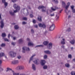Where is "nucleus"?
<instances>
[{"instance_id":"obj_8","label":"nucleus","mask_w":75,"mask_h":75,"mask_svg":"<svg viewBox=\"0 0 75 75\" xmlns=\"http://www.w3.org/2000/svg\"><path fill=\"white\" fill-rule=\"evenodd\" d=\"M13 7L15 9H20V7L17 4H14L13 5Z\"/></svg>"},{"instance_id":"obj_61","label":"nucleus","mask_w":75,"mask_h":75,"mask_svg":"<svg viewBox=\"0 0 75 75\" xmlns=\"http://www.w3.org/2000/svg\"><path fill=\"white\" fill-rule=\"evenodd\" d=\"M69 5H70V3L69 2H68L67 3V6H69Z\"/></svg>"},{"instance_id":"obj_57","label":"nucleus","mask_w":75,"mask_h":75,"mask_svg":"<svg viewBox=\"0 0 75 75\" xmlns=\"http://www.w3.org/2000/svg\"><path fill=\"white\" fill-rule=\"evenodd\" d=\"M72 11L73 13H75V9H72Z\"/></svg>"},{"instance_id":"obj_54","label":"nucleus","mask_w":75,"mask_h":75,"mask_svg":"<svg viewBox=\"0 0 75 75\" xmlns=\"http://www.w3.org/2000/svg\"><path fill=\"white\" fill-rule=\"evenodd\" d=\"M13 2V3H15V2H16V0H11Z\"/></svg>"},{"instance_id":"obj_50","label":"nucleus","mask_w":75,"mask_h":75,"mask_svg":"<svg viewBox=\"0 0 75 75\" xmlns=\"http://www.w3.org/2000/svg\"><path fill=\"white\" fill-rule=\"evenodd\" d=\"M26 10L27 11V13H26V15L27 16H28V15L29 14V12H28V9H27Z\"/></svg>"},{"instance_id":"obj_30","label":"nucleus","mask_w":75,"mask_h":75,"mask_svg":"<svg viewBox=\"0 0 75 75\" xmlns=\"http://www.w3.org/2000/svg\"><path fill=\"white\" fill-rule=\"evenodd\" d=\"M13 71L10 68H7V70H6V72H8V71Z\"/></svg>"},{"instance_id":"obj_62","label":"nucleus","mask_w":75,"mask_h":75,"mask_svg":"<svg viewBox=\"0 0 75 75\" xmlns=\"http://www.w3.org/2000/svg\"><path fill=\"white\" fill-rule=\"evenodd\" d=\"M13 40H16V37H13Z\"/></svg>"},{"instance_id":"obj_24","label":"nucleus","mask_w":75,"mask_h":75,"mask_svg":"<svg viewBox=\"0 0 75 75\" xmlns=\"http://www.w3.org/2000/svg\"><path fill=\"white\" fill-rule=\"evenodd\" d=\"M28 45L29 46H33V43L30 42H29L28 43Z\"/></svg>"},{"instance_id":"obj_52","label":"nucleus","mask_w":75,"mask_h":75,"mask_svg":"<svg viewBox=\"0 0 75 75\" xmlns=\"http://www.w3.org/2000/svg\"><path fill=\"white\" fill-rule=\"evenodd\" d=\"M27 24V22H22V24Z\"/></svg>"},{"instance_id":"obj_43","label":"nucleus","mask_w":75,"mask_h":75,"mask_svg":"<svg viewBox=\"0 0 75 75\" xmlns=\"http://www.w3.org/2000/svg\"><path fill=\"white\" fill-rule=\"evenodd\" d=\"M23 20H25L26 21H27V18L25 17L23 18Z\"/></svg>"},{"instance_id":"obj_10","label":"nucleus","mask_w":75,"mask_h":75,"mask_svg":"<svg viewBox=\"0 0 75 75\" xmlns=\"http://www.w3.org/2000/svg\"><path fill=\"white\" fill-rule=\"evenodd\" d=\"M23 50H25L26 51H30V49L29 47H23Z\"/></svg>"},{"instance_id":"obj_41","label":"nucleus","mask_w":75,"mask_h":75,"mask_svg":"<svg viewBox=\"0 0 75 75\" xmlns=\"http://www.w3.org/2000/svg\"><path fill=\"white\" fill-rule=\"evenodd\" d=\"M68 57L69 58H72V55L71 54H69L68 56Z\"/></svg>"},{"instance_id":"obj_31","label":"nucleus","mask_w":75,"mask_h":75,"mask_svg":"<svg viewBox=\"0 0 75 75\" xmlns=\"http://www.w3.org/2000/svg\"><path fill=\"white\" fill-rule=\"evenodd\" d=\"M6 46V44L5 43H2L1 45V47H4Z\"/></svg>"},{"instance_id":"obj_3","label":"nucleus","mask_w":75,"mask_h":75,"mask_svg":"<svg viewBox=\"0 0 75 75\" xmlns=\"http://www.w3.org/2000/svg\"><path fill=\"white\" fill-rule=\"evenodd\" d=\"M55 27V24H52L49 28V31H53L54 30Z\"/></svg>"},{"instance_id":"obj_38","label":"nucleus","mask_w":75,"mask_h":75,"mask_svg":"<svg viewBox=\"0 0 75 75\" xmlns=\"http://www.w3.org/2000/svg\"><path fill=\"white\" fill-rule=\"evenodd\" d=\"M65 66L67 68H69V64H66L65 65Z\"/></svg>"},{"instance_id":"obj_16","label":"nucleus","mask_w":75,"mask_h":75,"mask_svg":"<svg viewBox=\"0 0 75 75\" xmlns=\"http://www.w3.org/2000/svg\"><path fill=\"white\" fill-rule=\"evenodd\" d=\"M12 74H13V75H19L20 74V73H16L15 72V71L13 70H12Z\"/></svg>"},{"instance_id":"obj_15","label":"nucleus","mask_w":75,"mask_h":75,"mask_svg":"<svg viewBox=\"0 0 75 75\" xmlns=\"http://www.w3.org/2000/svg\"><path fill=\"white\" fill-rule=\"evenodd\" d=\"M45 60H42L41 62H40V64L42 66L45 65Z\"/></svg>"},{"instance_id":"obj_51","label":"nucleus","mask_w":75,"mask_h":75,"mask_svg":"<svg viewBox=\"0 0 75 75\" xmlns=\"http://www.w3.org/2000/svg\"><path fill=\"white\" fill-rule=\"evenodd\" d=\"M61 47L63 48V49H65V46L64 45H62L61 46Z\"/></svg>"},{"instance_id":"obj_20","label":"nucleus","mask_w":75,"mask_h":75,"mask_svg":"<svg viewBox=\"0 0 75 75\" xmlns=\"http://www.w3.org/2000/svg\"><path fill=\"white\" fill-rule=\"evenodd\" d=\"M35 54H34L33 55V56L30 57V59L29 61V63H30L31 61H32L33 59V57H35Z\"/></svg>"},{"instance_id":"obj_19","label":"nucleus","mask_w":75,"mask_h":75,"mask_svg":"<svg viewBox=\"0 0 75 75\" xmlns=\"http://www.w3.org/2000/svg\"><path fill=\"white\" fill-rule=\"evenodd\" d=\"M32 69L34 71L36 70V67H35V65L34 64H32Z\"/></svg>"},{"instance_id":"obj_58","label":"nucleus","mask_w":75,"mask_h":75,"mask_svg":"<svg viewBox=\"0 0 75 75\" xmlns=\"http://www.w3.org/2000/svg\"><path fill=\"white\" fill-rule=\"evenodd\" d=\"M2 2L3 3H5L6 2V0H2Z\"/></svg>"},{"instance_id":"obj_40","label":"nucleus","mask_w":75,"mask_h":75,"mask_svg":"<svg viewBox=\"0 0 75 75\" xmlns=\"http://www.w3.org/2000/svg\"><path fill=\"white\" fill-rule=\"evenodd\" d=\"M47 57H48V56H47V55L46 54L44 56V59H47Z\"/></svg>"},{"instance_id":"obj_42","label":"nucleus","mask_w":75,"mask_h":75,"mask_svg":"<svg viewBox=\"0 0 75 75\" xmlns=\"http://www.w3.org/2000/svg\"><path fill=\"white\" fill-rule=\"evenodd\" d=\"M31 32L32 34H34V30L33 29H31Z\"/></svg>"},{"instance_id":"obj_46","label":"nucleus","mask_w":75,"mask_h":75,"mask_svg":"<svg viewBox=\"0 0 75 75\" xmlns=\"http://www.w3.org/2000/svg\"><path fill=\"white\" fill-rule=\"evenodd\" d=\"M30 16L31 18H33V17H34V16H33V15L31 14H30Z\"/></svg>"},{"instance_id":"obj_56","label":"nucleus","mask_w":75,"mask_h":75,"mask_svg":"<svg viewBox=\"0 0 75 75\" xmlns=\"http://www.w3.org/2000/svg\"><path fill=\"white\" fill-rule=\"evenodd\" d=\"M34 27H35V28H38V25H35Z\"/></svg>"},{"instance_id":"obj_9","label":"nucleus","mask_w":75,"mask_h":75,"mask_svg":"<svg viewBox=\"0 0 75 75\" xmlns=\"http://www.w3.org/2000/svg\"><path fill=\"white\" fill-rule=\"evenodd\" d=\"M18 63H19V61L18 60H15L12 62L11 64L13 65H16Z\"/></svg>"},{"instance_id":"obj_23","label":"nucleus","mask_w":75,"mask_h":75,"mask_svg":"<svg viewBox=\"0 0 75 75\" xmlns=\"http://www.w3.org/2000/svg\"><path fill=\"white\" fill-rule=\"evenodd\" d=\"M4 56V53H0V59L1 57H3Z\"/></svg>"},{"instance_id":"obj_25","label":"nucleus","mask_w":75,"mask_h":75,"mask_svg":"<svg viewBox=\"0 0 75 75\" xmlns=\"http://www.w3.org/2000/svg\"><path fill=\"white\" fill-rule=\"evenodd\" d=\"M20 9H16V10H15L13 11V13H17V12H18V11H20Z\"/></svg>"},{"instance_id":"obj_49","label":"nucleus","mask_w":75,"mask_h":75,"mask_svg":"<svg viewBox=\"0 0 75 75\" xmlns=\"http://www.w3.org/2000/svg\"><path fill=\"white\" fill-rule=\"evenodd\" d=\"M50 16H51V17H52V16H55V14H54V13H53V14H51L50 15Z\"/></svg>"},{"instance_id":"obj_26","label":"nucleus","mask_w":75,"mask_h":75,"mask_svg":"<svg viewBox=\"0 0 75 75\" xmlns=\"http://www.w3.org/2000/svg\"><path fill=\"white\" fill-rule=\"evenodd\" d=\"M1 36L2 37H6V34L5 33H2L1 34Z\"/></svg>"},{"instance_id":"obj_48","label":"nucleus","mask_w":75,"mask_h":75,"mask_svg":"<svg viewBox=\"0 0 75 75\" xmlns=\"http://www.w3.org/2000/svg\"><path fill=\"white\" fill-rule=\"evenodd\" d=\"M71 8L72 10H73V9H74V6L72 5V6H71Z\"/></svg>"},{"instance_id":"obj_6","label":"nucleus","mask_w":75,"mask_h":75,"mask_svg":"<svg viewBox=\"0 0 75 75\" xmlns=\"http://www.w3.org/2000/svg\"><path fill=\"white\" fill-rule=\"evenodd\" d=\"M33 62L36 65H39L40 63V61L38 59H37L35 61H33Z\"/></svg>"},{"instance_id":"obj_2","label":"nucleus","mask_w":75,"mask_h":75,"mask_svg":"<svg viewBox=\"0 0 75 75\" xmlns=\"http://www.w3.org/2000/svg\"><path fill=\"white\" fill-rule=\"evenodd\" d=\"M41 8H42V12H43V13L46 12V11H45V7H44L43 6H40L38 7V9H39V10H40V9Z\"/></svg>"},{"instance_id":"obj_45","label":"nucleus","mask_w":75,"mask_h":75,"mask_svg":"<svg viewBox=\"0 0 75 75\" xmlns=\"http://www.w3.org/2000/svg\"><path fill=\"white\" fill-rule=\"evenodd\" d=\"M21 58V56L20 55L18 56L17 58H18V59H20Z\"/></svg>"},{"instance_id":"obj_14","label":"nucleus","mask_w":75,"mask_h":75,"mask_svg":"<svg viewBox=\"0 0 75 75\" xmlns=\"http://www.w3.org/2000/svg\"><path fill=\"white\" fill-rule=\"evenodd\" d=\"M65 40L64 39H62L61 41V44H62V45H64V44H65Z\"/></svg>"},{"instance_id":"obj_47","label":"nucleus","mask_w":75,"mask_h":75,"mask_svg":"<svg viewBox=\"0 0 75 75\" xmlns=\"http://www.w3.org/2000/svg\"><path fill=\"white\" fill-rule=\"evenodd\" d=\"M3 71V69H2V68L1 67H0V72H1V71Z\"/></svg>"},{"instance_id":"obj_21","label":"nucleus","mask_w":75,"mask_h":75,"mask_svg":"<svg viewBox=\"0 0 75 75\" xmlns=\"http://www.w3.org/2000/svg\"><path fill=\"white\" fill-rule=\"evenodd\" d=\"M38 21H39L41 22L42 21V19L41 17V16H39L38 18Z\"/></svg>"},{"instance_id":"obj_12","label":"nucleus","mask_w":75,"mask_h":75,"mask_svg":"<svg viewBox=\"0 0 75 75\" xmlns=\"http://www.w3.org/2000/svg\"><path fill=\"white\" fill-rule=\"evenodd\" d=\"M4 22L3 21H2L1 22V25L0 27L2 29L3 28V27H4Z\"/></svg>"},{"instance_id":"obj_17","label":"nucleus","mask_w":75,"mask_h":75,"mask_svg":"<svg viewBox=\"0 0 75 75\" xmlns=\"http://www.w3.org/2000/svg\"><path fill=\"white\" fill-rule=\"evenodd\" d=\"M69 8V6H68L67 5L65 7L66 9H65V11L67 14L68 15V14L67 13V11H68V8Z\"/></svg>"},{"instance_id":"obj_32","label":"nucleus","mask_w":75,"mask_h":75,"mask_svg":"<svg viewBox=\"0 0 75 75\" xmlns=\"http://www.w3.org/2000/svg\"><path fill=\"white\" fill-rule=\"evenodd\" d=\"M47 68H48V66H47L45 65L43 66V69H47Z\"/></svg>"},{"instance_id":"obj_59","label":"nucleus","mask_w":75,"mask_h":75,"mask_svg":"<svg viewBox=\"0 0 75 75\" xmlns=\"http://www.w3.org/2000/svg\"><path fill=\"white\" fill-rule=\"evenodd\" d=\"M27 41H28L29 42H30V39L28 38L27 39Z\"/></svg>"},{"instance_id":"obj_53","label":"nucleus","mask_w":75,"mask_h":75,"mask_svg":"<svg viewBox=\"0 0 75 75\" xmlns=\"http://www.w3.org/2000/svg\"><path fill=\"white\" fill-rule=\"evenodd\" d=\"M11 44L13 45H15V43H14V42H11Z\"/></svg>"},{"instance_id":"obj_63","label":"nucleus","mask_w":75,"mask_h":75,"mask_svg":"<svg viewBox=\"0 0 75 75\" xmlns=\"http://www.w3.org/2000/svg\"><path fill=\"white\" fill-rule=\"evenodd\" d=\"M2 64V60H0V65H1Z\"/></svg>"},{"instance_id":"obj_22","label":"nucleus","mask_w":75,"mask_h":75,"mask_svg":"<svg viewBox=\"0 0 75 75\" xmlns=\"http://www.w3.org/2000/svg\"><path fill=\"white\" fill-rule=\"evenodd\" d=\"M48 43H49L48 41H45L43 42V44L45 45H47Z\"/></svg>"},{"instance_id":"obj_35","label":"nucleus","mask_w":75,"mask_h":75,"mask_svg":"<svg viewBox=\"0 0 75 75\" xmlns=\"http://www.w3.org/2000/svg\"><path fill=\"white\" fill-rule=\"evenodd\" d=\"M44 47V45H38L36 46L35 47Z\"/></svg>"},{"instance_id":"obj_34","label":"nucleus","mask_w":75,"mask_h":75,"mask_svg":"<svg viewBox=\"0 0 75 75\" xmlns=\"http://www.w3.org/2000/svg\"><path fill=\"white\" fill-rule=\"evenodd\" d=\"M53 2L55 3L56 4H58V1L57 0H53Z\"/></svg>"},{"instance_id":"obj_33","label":"nucleus","mask_w":75,"mask_h":75,"mask_svg":"<svg viewBox=\"0 0 75 75\" xmlns=\"http://www.w3.org/2000/svg\"><path fill=\"white\" fill-rule=\"evenodd\" d=\"M23 40L22 39H20L18 40V42L20 44L22 43L23 42Z\"/></svg>"},{"instance_id":"obj_44","label":"nucleus","mask_w":75,"mask_h":75,"mask_svg":"<svg viewBox=\"0 0 75 75\" xmlns=\"http://www.w3.org/2000/svg\"><path fill=\"white\" fill-rule=\"evenodd\" d=\"M4 40L5 41H8V39H7L6 38H5L4 39Z\"/></svg>"},{"instance_id":"obj_27","label":"nucleus","mask_w":75,"mask_h":75,"mask_svg":"<svg viewBox=\"0 0 75 75\" xmlns=\"http://www.w3.org/2000/svg\"><path fill=\"white\" fill-rule=\"evenodd\" d=\"M62 7H65V6H66V4H65V2H64V1L62 2Z\"/></svg>"},{"instance_id":"obj_5","label":"nucleus","mask_w":75,"mask_h":75,"mask_svg":"<svg viewBox=\"0 0 75 75\" xmlns=\"http://www.w3.org/2000/svg\"><path fill=\"white\" fill-rule=\"evenodd\" d=\"M53 44L52 42H50L49 43L48 45L47 46V47L48 49L49 50H51Z\"/></svg>"},{"instance_id":"obj_28","label":"nucleus","mask_w":75,"mask_h":75,"mask_svg":"<svg viewBox=\"0 0 75 75\" xmlns=\"http://www.w3.org/2000/svg\"><path fill=\"white\" fill-rule=\"evenodd\" d=\"M9 13L11 16H14V12H13L12 11H9Z\"/></svg>"},{"instance_id":"obj_18","label":"nucleus","mask_w":75,"mask_h":75,"mask_svg":"<svg viewBox=\"0 0 75 75\" xmlns=\"http://www.w3.org/2000/svg\"><path fill=\"white\" fill-rule=\"evenodd\" d=\"M54 8L53 7H52L51 8V9L53 11H55L56 10H57V9H58V8L57 6H54Z\"/></svg>"},{"instance_id":"obj_4","label":"nucleus","mask_w":75,"mask_h":75,"mask_svg":"<svg viewBox=\"0 0 75 75\" xmlns=\"http://www.w3.org/2000/svg\"><path fill=\"white\" fill-rule=\"evenodd\" d=\"M38 26L40 27H42L43 28H46V25L45 24H42L41 23H40L38 24Z\"/></svg>"},{"instance_id":"obj_1","label":"nucleus","mask_w":75,"mask_h":75,"mask_svg":"<svg viewBox=\"0 0 75 75\" xmlns=\"http://www.w3.org/2000/svg\"><path fill=\"white\" fill-rule=\"evenodd\" d=\"M9 55L11 57H15L16 56V53L13 51H11L9 52Z\"/></svg>"},{"instance_id":"obj_55","label":"nucleus","mask_w":75,"mask_h":75,"mask_svg":"<svg viewBox=\"0 0 75 75\" xmlns=\"http://www.w3.org/2000/svg\"><path fill=\"white\" fill-rule=\"evenodd\" d=\"M33 23H36V21L35 20H33Z\"/></svg>"},{"instance_id":"obj_64","label":"nucleus","mask_w":75,"mask_h":75,"mask_svg":"<svg viewBox=\"0 0 75 75\" xmlns=\"http://www.w3.org/2000/svg\"><path fill=\"white\" fill-rule=\"evenodd\" d=\"M10 34H8V38H10Z\"/></svg>"},{"instance_id":"obj_11","label":"nucleus","mask_w":75,"mask_h":75,"mask_svg":"<svg viewBox=\"0 0 75 75\" xmlns=\"http://www.w3.org/2000/svg\"><path fill=\"white\" fill-rule=\"evenodd\" d=\"M44 52L45 53V54H49V55H50V54H51V52L49 50H45L44 51Z\"/></svg>"},{"instance_id":"obj_36","label":"nucleus","mask_w":75,"mask_h":75,"mask_svg":"<svg viewBox=\"0 0 75 75\" xmlns=\"http://www.w3.org/2000/svg\"><path fill=\"white\" fill-rule=\"evenodd\" d=\"M4 3V5H5V7L6 8V6H7L8 5V3L7 2H5Z\"/></svg>"},{"instance_id":"obj_37","label":"nucleus","mask_w":75,"mask_h":75,"mask_svg":"<svg viewBox=\"0 0 75 75\" xmlns=\"http://www.w3.org/2000/svg\"><path fill=\"white\" fill-rule=\"evenodd\" d=\"M71 31V28H68L67 30V31H68V32H70Z\"/></svg>"},{"instance_id":"obj_13","label":"nucleus","mask_w":75,"mask_h":75,"mask_svg":"<svg viewBox=\"0 0 75 75\" xmlns=\"http://www.w3.org/2000/svg\"><path fill=\"white\" fill-rule=\"evenodd\" d=\"M70 43L71 44H72V45H74V44H75V40L74 39H72L71 40V41H69Z\"/></svg>"},{"instance_id":"obj_7","label":"nucleus","mask_w":75,"mask_h":75,"mask_svg":"<svg viewBox=\"0 0 75 75\" xmlns=\"http://www.w3.org/2000/svg\"><path fill=\"white\" fill-rule=\"evenodd\" d=\"M17 70H24V67L23 66H18L17 68Z\"/></svg>"},{"instance_id":"obj_60","label":"nucleus","mask_w":75,"mask_h":75,"mask_svg":"<svg viewBox=\"0 0 75 75\" xmlns=\"http://www.w3.org/2000/svg\"><path fill=\"white\" fill-rule=\"evenodd\" d=\"M47 30H46L45 33H44V34H45V35H46L47 34Z\"/></svg>"},{"instance_id":"obj_29","label":"nucleus","mask_w":75,"mask_h":75,"mask_svg":"<svg viewBox=\"0 0 75 75\" xmlns=\"http://www.w3.org/2000/svg\"><path fill=\"white\" fill-rule=\"evenodd\" d=\"M14 28L16 30H18L19 28V27L18 25H15L14 26Z\"/></svg>"},{"instance_id":"obj_39","label":"nucleus","mask_w":75,"mask_h":75,"mask_svg":"<svg viewBox=\"0 0 75 75\" xmlns=\"http://www.w3.org/2000/svg\"><path fill=\"white\" fill-rule=\"evenodd\" d=\"M71 75H75V72L74 71H72L71 72Z\"/></svg>"}]
</instances>
